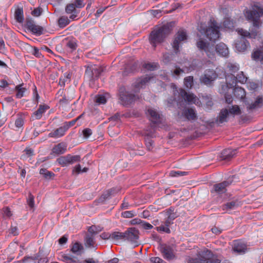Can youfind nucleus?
Returning a JSON list of instances; mask_svg holds the SVG:
<instances>
[{"label":"nucleus","instance_id":"obj_1","mask_svg":"<svg viewBox=\"0 0 263 263\" xmlns=\"http://www.w3.org/2000/svg\"><path fill=\"white\" fill-rule=\"evenodd\" d=\"M244 14L246 19L252 22L254 28L250 30V32L243 29H239L238 30V33L241 36V37L244 39L255 38L258 33L257 29L260 26V18L263 14V9L257 5H254L250 10L246 9Z\"/></svg>","mask_w":263,"mask_h":263},{"label":"nucleus","instance_id":"obj_2","mask_svg":"<svg viewBox=\"0 0 263 263\" xmlns=\"http://www.w3.org/2000/svg\"><path fill=\"white\" fill-rule=\"evenodd\" d=\"M196 45L200 50L204 51L206 55L210 59L214 58L215 52L224 57H227L229 53L228 47L223 43H220L215 46L213 44H210L202 40H200L197 42Z\"/></svg>","mask_w":263,"mask_h":263},{"label":"nucleus","instance_id":"obj_3","mask_svg":"<svg viewBox=\"0 0 263 263\" xmlns=\"http://www.w3.org/2000/svg\"><path fill=\"white\" fill-rule=\"evenodd\" d=\"M174 26V23L171 22L162 25L158 29L152 31L149 36L151 44L155 48L157 44L163 42L172 32Z\"/></svg>","mask_w":263,"mask_h":263},{"label":"nucleus","instance_id":"obj_4","mask_svg":"<svg viewBox=\"0 0 263 263\" xmlns=\"http://www.w3.org/2000/svg\"><path fill=\"white\" fill-rule=\"evenodd\" d=\"M208 25V27L201 25L198 30L202 34H204L209 41L215 42L219 37L220 26L213 18L210 20Z\"/></svg>","mask_w":263,"mask_h":263},{"label":"nucleus","instance_id":"obj_5","mask_svg":"<svg viewBox=\"0 0 263 263\" xmlns=\"http://www.w3.org/2000/svg\"><path fill=\"white\" fill-rule=\"evenodd\" d=\"M186 33L183 30H179L176 34L174 41L171 44L174 51L176 54L180 52V44L181 42L187 40Z\"/></svg>","mask_w":263,"mask_h":263},{"label":"nucleus","instance_id":"obj_6","mask_svg":"<svg viewBox=\"0 0 263 263\" xmlns=\"http://www.w3.org/2000/svg\"><path fill=\"white\" fill-rule=\"evenodd\" d=\"M202 263H220L221 258L217 254H214L211 250H206L201 254Z\"/></svg>","mask_w":263,"mask_h":263},{"label":"nucleus","instance_id":"obj_7","mask_svg":"<svg viewBox=\"0 0 263 263\" xmlns=\"http://www.w3.org/2000/svg\"><path fill=\"white\" fill-rule=\"evenodd\" d=\"M159 250L162 253L163 258L168 261L173 260L176 258L173 248L170 245L165 243L160 244Z\"/></svg>","mask_w":263,"mask_h":263},{"label":"nucleus","instance_id":"obj_8","mask_svg":"<svg viewBox=\"0 0 263 263\" xmlns=\"http://www.w3.org/2000/svg\"><path fill=\"white\" fill-rule=\"evenodd\" d=\"M234 176L229 177L227 180L223 181L219 183H216L213 185V190L215 192L218 194L225 193L227 190V187L230 185L233 182V178Z\"/></svg>","mask_w":263,"mask_h":263},{"label":"nucleus","instance_id":"obj_9","mask_svg":"<svg viewBox=\"0 0 263 263\" xmlns=\"http://www.w3.org/2000/svg\"><path fill=\"white\" fill-rule=\"evenodd\" d=\"M103 71V68L101 66H94L91 68H87L85 71V75L90 80L98 79Z\"/></svg>","mask_w":263,"mask_h":263},{"label":"nucleus","instance_id":"obj_10","mask_svg":"<svg viewBox=\"0 0 263 263\" xmlns=\"http://www.w3.org/2000/svg\"><path fill=\"white\" fill-rule=\"evenodd\" d=\"M26 28L33 34L36 35H41L43 33V27L35 25L34 21L32 20H26Z\"/></svg>","mask_w":263,"mask_h":263},{"label":"nucleus","instance_id":"obj_11","mask_svg":"<svg viewBox=\"0 0 263 263\" xmlns=\"http://www.w3.org/2000/svg\"><path fill=\"white\" fill-rule=\"evenodd\" d=\"M139 231L135 228H129L125 231V240L136 242L139 239Z\"/></svg>","mask_w":263,"mask_h":263},{"label":"nucleus","instance_id":"obj_12","mask_svg":"<svg viewBox=\"0 0 263 263\" xmlns=\"http://www.w3.org/2000/svg\"><path fill=\"white\" fill-rule=\"evenodd\" d=\"M120 99L123 105L127 106L134 103L138 97L132 93L120 92Z\"/></svg>","mask_w":263,"mask_h":263},{"label":"nucleus","instance_id":"obj_13","mask_svg":"<svg viewBox=\"0 0 263 263\" xmlns=\"http://www.w3.org/2000/svg\"><path fill=\"white\" fill-rule=\"evenodd\" d=\"M218 77L216 72L213 70H206L203 76L201 78L202 83L205 85H210Z\"/></svg>","mask_w":263,"mask_h":263},{"label":"nucleus","instance_id":"obj_14","mask_svg":"<svg viewBox=\"0 0 263 263\" xmlns=\"http://www.w3.org/2000/svg\"><path fill=\"white\" fill-rule=\"evenodd\" d=\"M179 96L181 98V100L180 101V99L175 100L177 102L178 106L181 105L180 103L183 101L190 103L193 102L195 99V97L193 94L187 93V92L182 88L179 89ZM176 99L175 98V100Z\"/></svg>","mask_w":263,"mask_h":263},{"label":"nucleus","instance_id":"obj_15","mask_svg":"<svg viewBox=\"0 0 263 263\" xmlns=\"http://www.w3.org/2000/svg\"><path fill=\"white\" fill-rule=\"evenodd\" d=\"M229 117L230 116L229 115L228 108H222L221 109L218 115L217 116L215 120V123L218 126H220L221 124L227 122L228 121Z\"/></svg>","mask_w":263,"mask_h":263},{"label":"nucleus","instance_id":"obj_16","mask_svg":"<svg viewBox=\"0 0 263 263\" xmlns=\"http://www.w3.org/2000/svg\"><path fill=\"white\" fill-rule=\"evenodd\" d=\"M151 78L152 77L149 76L139 78L137 79L135 82L133 83V87L136 90H139L140 89L145 87L146 84L149 82Z\"/></svg>","mask_w":263,"mask_h":263},{"label":"nucleus","instance_id":"obj_17","mask_svg":"<svg viewBox=\"0 0 263 263\" xmlns=\"http://www.w3.org/2000/svg\"><path fill=\"white\" fill-rule=\"evenodd\" d=\"M234 252L238 254L245 253L247 250V246L240 240H235L232 247Z\"/></svg>","mask_w":263,"mask_h":263},{"label":"nucleus","instance_id":"obj_18","mask_svg":"<svg viewBox=\"0 0 263 263\" xmlns=\"http://www.w3.org/2000/svg\"><path fill=\"white\" fill-rule=\"evenodd\" d=\"M229 77V76L228 77ZM230 77H231V79H232L231 86H235L237 83L244 84L247 80V78L242 71L240 72L236 77L233 74H232L231 76H230Z\"/></svg>","mask_w":263,"mask_h":263},{"label":"nucleus","instance_id":"obj_19","mask_svg":"<svg viewBox=\"0 0 263 263\" xmlns=\"http://www.w3.org/2000/svg\"><path fill=\"white\" fill-rule=\"evenodd\" d=\"M62 261L66 263H98V260H94L92 258H89L85 259L82 262H78L74 258L71 256L67 254H63L62 255Z\"/></svg>","mask_w":263,"mask_h":263},{"label":"nucleus","instance_id":"obj_20","mask_svg":"<svg viewBox=\"0 0 263 263\" xmlns=\"http://www.w3.org/2000/svg\"><path fill=\"white\" fill-rule=\"evenodd\" d=\"M49 108V107L46 105H40L39 108L34 111L31 117V120H40L42 118L43 114L46 110Z\"/></svg>","mask_w":263,"mask_h":263},{"label":"nucleus","instance_id":"obj_21","mask_svg":"<svg viewBox=\"0 0 263 263\" xmlns=\"http://www.w3.org/2000/svg\"><path fill=\"white\" fill-rule=\"evenodd\" d=\"M182 115L187 121H195L197 119L195 110L192 108H185L183 110Z\"/></svg>","mask_w":263,"mask_h":263},{"label":"nucleus","instance_id":"obj_22","mask_svg":"<svg viewBox=\"0 0 263 263\" xmlns=\"http://www.w3.org/2000/svg\"><path fill=\"white\" fill-rule=\"evenodd\" d=\"M149 120L154 123H157L160 121V115L154 108H148L146 112Z\"/></svg>","mask_w":263,"mask_h":263},{"label":"nucleus","instance_id":"obj_23","mask_svg":"<svg viewBox=\"0 0 263 263\" xmlns=\"http://www.w3.org/2000/svg\"><path fill=\"white\" fill-rule=\"evenodd\" d=\"M249 46V42L243 37H240L235 43V47L239 52L245 51Z\"/></svg>","mask_w":263,"mask_h":263},{"label":"nucleus","instance_id":"obj_24","mask_svg":"<svg viewBox=\"0 0 263 263\" xmlns=\"http://www.w3.org/2000/svg\"><path fill=\"white\" fill-rule=\"evenodd\" d=\"M236 149H225L221 153V160L229 161L236 155Z\"/></svg>","mask_w":263,"mask_h":263},{"label":"nucleus","instance_id":"obj_25","mask_svg":"<svg viewBox=\"0 0 263 263\" xmlns=\"http://www.w3.org/2000/svg\"><path fill=\"white\" fill-rule=\"evenodd\" d=\"M70 252L76 255L81 256L84 253V247L81 243L76 242L71 245Z\"/></svg>","mask_w":263,"mask_h":263},{"label":"nucleus","instance_id":"obj_26","mask_svg":"<svg viewBox=\"0 0 263 263\" xmlns=\"http://www.w3.org/2000/svg\"><path fill=\"white\" fill-rule=\"evenodd\" d=\"M76 5L73 3L68 4L65 8V12L67 14L72 13L69 16V18L74 20L77 16L78 12L76 9Z\"/></svg>","mask_w":263,"mask_h":263},{"label":"nucleus","instance_id":"obj_27","mask_svg":"<svg viewBox=\"0 0 263 263\" xmlns=\"http://www.w3.org/2000/svg\"><path fill=\"white\" fill-rule=\"evenodd\" d=\"M67 129L65 126H61L57 128L54 132H51L48 134V137L51 138H59L64 135Z\"/></svg>","mask_w":263,"mask_h":263},{"label":"nucleus","instance_id":"obj_28","mask_svg":"<svg viewBox=\"0 0 263 263\" xmlns=\"http://www.w3.org/2000/svg\"><path fill=\"white\" fill-rule=\"evenodd\" d=\"M253 60L256 61H260L263 64V47L254 51L251 55Z\"/></svg>","mask_w":263,"mask_h":263},{"label":"nucleus","instance_id":"obj_29","mask_svg":"<svg viewBox=\"0 0 263 263\" xmlns=\"http://www.w3.org/2000/svg\"><path fill=\"white\" fill-rule=\"evenodd\" d=\"M52 153L57 155L63 154L66 151V146L63 143H60L52 148Z\"/></svg>","mask_w":263,"mask_h":263},{"label":"nucleus","instance_id":"obj_30","mask_svg":"<svg viewBox=\"0 0 263 263\" xmlns=\"http://www.w3.org/2000/svg\"><path fill=\"white\" fill-rule=\"evenodd\" d=\"M25 117L24 114L22 113H18L17 115V118L15 121V126L17 129L23 128L24 124Z\"/></svg>","mask_w":263,"mask_h":263},{"label":"nucleus","instance_id":"obj_31","mask_svg":"<svg viewBox=\"0 0 263 263\" xmlns=\"http://www.w3.org/2000/svg\"><path fill=\"white\" fill-rule=\"evenodd\" d=\"M228 109L229 116H232L233 118L235 116L240 115L241 114V111L240 107L237 105H232Z\"/></svg>","mask_w":263,"mask_h":263},{"label":"nucleus","instance_id":"obj_32","mask_svg":"<svg viewBox=\"0 0 263 263\" xmlns=\"http://www.w3.org/2000/svg\"><path fill=\"white\" fill-rule=\"evenodd\" d=\"M14 18L16 21L19 23L24 22L23 9L22 8H17L14 12Z\"/></svg>","mask_w":263,"mask_h":263},{"label":"nucleus","instance_id":"obj_33","mask_svg":"<svg viewBox=\"0 0 263 263\" xmlns=\"http://www.w3.org/2000/svg\"><path fill=\"white\" fill-rule=\"evenodd\" d=\"M263 99L261 97H257L256 101L247 106L248 110H253L260 107L262 106Z\"/></svg>","mask_w":263,"mask_h":263},{"label":"nucleus","instance_id":"obj_34","mask_svg":"<svg viewBox=\"0 0 263 263\" xmlns=\"http://www.w3.org/2000/svg\"><path fill=\"white\" fill-rule=\"evenodd\" d=\"M234 95L238 99H243L246 96V92L243 88L240 87H235L234 88Z\"/></svg>","mask_w":263,"mask_h":263},{"label":"nucleus","instance_id":"obj_35","mask_svg":"<svg viewBox=\"0 0 263 263\" xmlns=\"http://www.w3.org/2000/svg\"><path fill=\"white\" fill-rule=\"evenodd\" d=\"M84 242L86 247H93L95 243L94 236L87 234L85 237Z\"/></svg>","mask_w":263,"mask_h":263},{"label":"nucleus","instance_id":"obj_36","mask_svg":"<svg viewBox=\"0 0 263 263\" xmlns=\"http://www.w3.org/2000/svg\"><path fill=\"white\" fill-rule=\"evenodd\" d=\"M114 189H110L104 192L100 197L99 200L100 202H103L105 200L109 199L111 196L115 193Z\"/></svg>","mask_w":263,"mask_h":263},{"label":"nucleus","instance_id":"obj_37","mask_svg":"<svg viewBox=\"0 0 263 263\" xmlns=\"http://www.w3.org/2000/svg\"><path fill=\"white\" fill-rule=\"evenodd\" d=\"M24 84H20L17 85L15 87V90L16 91V93L15 95L16 98L18 99H20L24 96V94L26 91V88L24 87H22V86Z\"/></svg>","mask_w":263,"mask_h":263},{"label":"nucleus","instance_id":"obj_38","mask_svg":"<svg viewBox=\"0 0 263 263\" xmlns=\"http://www.w3.org/2000/svg\"><path fill=\"white\" fill-rule=\"evenodd\" d=\"M68 155L61 156L57 159V162L62 166H66L70 164Z\"/></svg>","mask_w":263,"mask_h":263},{"label":"nucleus","instance_id":"obj_39","mask_svg":"<svg viewBox=\"0 0 263 263\" xmlns=\"http://www.w3.org/2000/svg\"><path fill=\"white\" fill-rule=\"evenodd\" d=\"M112 240H125V232H114L112 233Z\"/></svg>","mask_w":263,"mask_h":263},{"label":"nucleus","instance_id":"obj_40","mask_svg":"<svg viewBox=\"0 0 263 263\" xmlns=\"http://www.w3.org/2000/svg\"><path fill=\"white\" fill-rule=\"evenodd\" d=\"M40 174L42 175L46 179H51L55 175L53 172L48 171L47 169L43 168L40 169Z\"/></svg>","mask_w":263,"mask_h":263},{"label":"nucleus","instance_id":"obj_41","mask_svg":"<svg viewBox=\"0 0 263 263\" xmlns=\"http://www.w3.org/2000/svg\"><path fill=\"white\" fill-rule=\"evenodd\" d=\"M70 21L66 16H62L59 19V26L60 28H64L70 23Z\"/></svg>","mask_w":263,"mask_h":263},{"label":"nucleus","instance_id":"obj_42","mask_svg":"<svg viewBox=\"0 0 263 263\" xmlns=\"http://www.w3.org/2000/svg\"><path fill=\"white\" fill-rule=\"evenodd\" d=\"M238 204L237 202L235 201H231L224 204L222 208L223 210H231L234 209L236 206H237Z\"/></svg>","mask_w":263,"mask_h":263},{"label":"nucleus","instance_id":"obj_43","mask_svg":"<svg viewBox=\"0 0 263 263\" xmlns=\"http://www.w3.org/2000/svg\"><path fill=\"white\" fill-rule=\"evenodd\" d=\"M175 209L173 207H170L167 211V217L169 218V220H174L177 217L178 215L176 212H174Z\"/></svg>","mask_w":263,"mask_h":263},{"label":"nucleus","instance_id":"obj_44","mask_svg":"<svg viewBox=\"0 0 263 263\" xmlns=\"http://www.w3.org/2000/svg\"><path fill=\"white\" fill-rule=\"evenodd\" d=\"M184 84L187 88H191L193 85V77L188 76L184 79Z\"/></svg>","mask_w":263,"mask_h":263},{"label":"nucleus","instance_id":"obj_45","mask_svg":"<svg viewBox=\"0 0 263 263\" xmlns=\"http://www.w3.org/2000/svg\"><path fill=\"white\" fill-rule=\"evenodd\" d=\"M227 68L229 69V71L231 72V75L233 73L237 72L239 69V65L236 64L228 63Z\"/></svg>","mask_w":263,"mask_h":263},{"label":"nucleus","instance_id":"obj_46","mask_svg":"<svg viewBox=\"0 0 263 263\" xmlns=\"http://www.w3.org/2000/svg\"><path fill=\"white\" fill-rule=\"evenodd\" d=\"M158 66V64L157 63H145L143 65V67L149 71H154L156 70Z\"/></svg>","mask_w":263,"mask_h":263},{"label":"nucleus","instance_id":"obj_47","mask_svg":"<svg viewBox=\"0 0 263 263\" xmlns=\"http://www.w3.org/2000/svg\"><path fill=\"white\" fill-rule=\"evenodd\" d=\"M82 115L78 117L76 119L69 121V122H65L64 123V126L65 128L67 129V130L69 129V127L73 126L76 123V122L81 118Z\"/></svg>","mask_w":263,"mask_h":263},{"label":"nucleus","instance_id":"obj_48","mask_svg":"<svg viewBox=\"0 0 263 263\" xmlns=\"http://www.w3.org/2000/svg\"><path fill=\"white\" fill-rule=\"evenodd\" d=\"M203 102H205L207 106L211 107L213 105V102L210 96L206 95L202 96Z\"/></svg>","mask_w":263,"mask_h":263},{"label":"nucleus","instance_id":"obj_49","mask_svg":"<svg viewBox=\"0 0 263 263\" xmlns=\"http://www.w3.org/2000/svg\"><path fill=\"white\" fill-rule=\"evenodd\" d=\"M135 216V214L132 211H127L121 213V217L125 218H133Z\"/></svg>","mask_w":263,"mask_h":263},{"label":"nucleus","instance_id":"obj_50","mask_svg":"<svg viewBox=\"0 0 263 263\" xmlns=\"http://www.w3.org/2000/svg\"><path fill=\"white\" fill-rule=\"evenodd\" d=\"M69 163L70 164H73L74 162H79L81 160L80 156L79 155H74V156H71V155H68Z\"/></svg>","mask_w":263,"mask_h":263},{"label":"nucleus","instance_id":"obj_51","mask_svg":"<svg viewBox=\"0 0 263 263\" xmlns=\"http://www.w3.org/2000/svg\"><path fill=\"white\" fill-rule=\"evenodd\" d=\"M187 173L186 172L172 171L170 173V176L171 177L181 176L185 175Z\"/></svg>","mask_w":263,"mask_h":263},{"label":"nucleus","instance_id":"obj_52","mask_svg":"<svg viewBox=\"0 0 263 263\" xmlns=\"http://www.w3.org/2000/svg\"><path fill=\"white\" fill-rule=\"evenodd\" d=\"M66 46L71 49V51H72L76 49L77 47V43L73 40L69 41L67 44Z\"/></svg>","mask_w":263,"mask_h":263},{"label":"nucleus","instance_id":"obj_53","mask_svg":"<svg viewBox=\"0 0 263 263\" xmlns=\"http://www.w3.org/2000/svg\"><path fill=\"white\" fill-rule=\"evenodd\" d=\"M96 102L99 104H104L106 102V97L103 95H98L96 97Z\"/></svg>","mask_w":263,"mask_h":263},{"label":"nucleus","instance_id":"obj_54","mask_svg":"<svg viewBox=\"0 0 263 263\" xmlns=\"http://www.w3.org/2000/svg\"><path fill=\"white\" fill-rule=\"evenodd\" d=\"M140 227L145 230H150L153 228L151 224L143 220H142Z\"/></svg>","mask_w":263,"mask_h":263},{"label":"nucleus","instance_id":"obj_55","mask_svg":"<svg viewBox=\"0 0 263 263\" xmlns=\"http://www.w3.org/2000/svg\"><path fill=\"white\" fill-rule=\"evenodd\" d=\"M80 173H81V166L80 164H77L76 165L72 171V175H78Z\"/></svg>","mask_w":263,"mask_h":263},{"label":"nucleus","instance_id":"obj_56","mask_svg":"<svg viewBox=\"0 0 263 263\" xmlns=\"http://www.w3.org/2000/svg\"><path fill=\"white\" fill-rule=\"evenodd\" d=\"M157 231L160 232H164L167 234H169L171 233V230L169 228L165 226H160L159 227H158L156 228Z\"/></svg>","mask_w":263,"mask_h":263},{"label":"nucleus","instance_id":"obj_57","mask_svg":"<svg viewBox=\"0 0 263 263\" xmlns=\"http://www.w3.org/2000/svg\"><path fill=\"white\" fill-rule=\"evenodd\" d=\"M27 203L28 205L32 208L34 207V196L31 194H29L28 198L27 199Z\"/></svg>","mask_w":263,"mask_h":263},{"label":"nucleus","instance_id":"obj_58","mask_svg":"<svg viewBox=\"0 0 263 263\" xmlns=\"http://www.w3.org/2000/svg\"><path fill=\"white\" fill-rule=\"evenodd\" d=\"M42 12V9L40 8H34V9L31 12V14L35 16H39L41 15Z\"/></svg>","mask_w":263,"mask_h":263},{"label":"nucleus","instance_id":"obj_59","mask_svg":"<svg viewBox=\"0 0 263 263\" xmlns=\"http://www.w3.org/2000/svg\"><path fill=\"white\" fill-rule=\"evenodd\" d=\"M187 263H202L201 257L200 256V258L189 257Z\"/></svg>","mask_w":263,"mask_h":263},{"label":"nucleus","instance_id":"obj_60","mask_svg":"<svg viewBox=\"0 0 263 263\" xmlns=\"http://www.w3.org/2000/svg\"><path fill=\"white\" fill-rule=\"evenodd\" d=\"M152 263H165L164 261L159 257H153L150 258Z\"/></svg>","mask_w":263,"mask_h":263},{"label":"nucleus","instance_id":"obj_61","mask_svg":"<svg viewBox=\"0 0 263 263\" xmlns=\"http://www.w3.org/2000/svg\"><path fill=\"white\" fill-rule=\"evenodd\" d=\"M92 134L91 129L87 128L83 130V135L85 138H88Z\"/></svg>","mask_w":263,"mask_h":263},{"label":"nucleus","instance_id":"obj_62","mask_svg":"<svg viewBox=\"0 0 263 263\" xmlns=\"http://www.w3.org/2000/svg\"><path fill=\"white\" fill-rule=\"evenodd\" d=\"M123 115H121L119 112H117L114 116L110 117L109 118V120L110 121H118L119 120L121 117H122Z\"/></svg>","mask_w":263,"mask_h":263},{"label":"nucleus","instance_id":"obj_63","mask_svg":"<svg viewBox=\"0 0 263 263\" xmlns=\"http://www.w3.org/2000/svg\"><path fill=\"white\" fill-rule=\"evenodd\" d=\"M88 232L90 233L89 235H94L97 234V227L95 226L90 227L88 229Z\"/></svg>","mask_w":263,"mask_h":263},{"label":"nucleus","instance_id":"obj_64","mask_svg":"<svg viewBox=\"0 0 263 263\" xmlns=\"http://www.w3.org/2000/svg\"><path fill=\"white\" fill-rule=\"evenodd\" d=\"M3 212L4 215L7 217H10L12 215L10 209L8 207L4 208Z\"/></svg>","mask_w":263,"mask_h":263}]
</instances>
